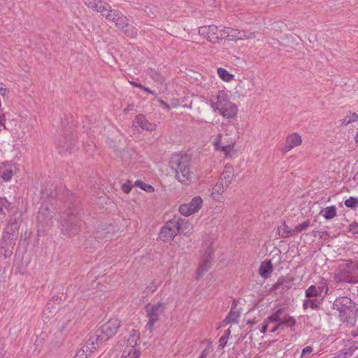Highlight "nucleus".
Instances as JSON below:
<instances>
[{
  "label": "nucleus",
  "instance_id": "f257e3e1",
  "mask_svg": "<svg viewBox=\"0 0 358 358\" xmlns=\"http://www.w3.org/2000/svg\"><path fill=\"white\" fill-rule=\"evenodd\" d=\"M170 163L171 168L176 169V178L181 183L189 185L195 179L191 157L188 155H173Z\"/></svg>",
  "mask_w": 358,
  "mask_h": 358
},
{
  "label": "nucleus",
  "instance_id": "f03ea898",
  "mask_svg": "<svg viewBox=\"0 0 358 358\" xmlns=\"http://www.w3.org/2000/svg\"><path fill=\"white\" fill-rule=\"evenodd\" d=\"M166 304L162 301L155 303H148L145 307L146 317L148 321L145 327L146 330L152 332L155 324L159 322L161 317L164 315Z\"/></svg>",
  "mask_w": 358,
  "mask_h": 358
},
{
  "label": "nucleus",
  "instance_id": "7ed1b4c3",
  "mask_svg": "<svg viewBox=\"0 0 358 358\" xmlns=\"http://www.w3.org/2000/svg\"><path fill=\"white\" fill-rule=\"evenodd\" d=\"M74 211L75 210H69L61 217L62 231L69 236H74L80 231V221Z\"/></svg>",
  "mask_w": 358,
  "mask_h": 358
},
{
  "label": "nucleus",
  "instance_id": "20e7f679",
  "mask_svg": "<svg viewBox=\"0 0 358 358\" xmlns=\"http://www.w3.org/2000/svg\"><path fill=\"white\" fill-rule=\"evenodd\" d=\"M213 241L211 239L206 240L202 245L203 254L202 261L197 270L198 277H201L210 268L213 260L214 250L213 248Z\"/></svg>",
  "mask_w": 358,
  "mask_h": 358
},
{
  "label": "nucleus",
  "instance_id": "39448f33",
  "mask_svg": "<svg viewBox=\"0 0 358 358\" xmlns=\"http://www.w3.org/2000/svg\"><path fill=\"white\" fill-rule=\"evenodd\" d=\"M180 231L179 220H169L161 229L159 238L164 242H170Z\"/></svg>",
  "mask_w": 358,
  "mask_h": 358
},
{
  "label": "nucleus",
  "instance_id": "423d86ee",
  "mask_svg": "<svg viewBox=\"0 0 358 358\" xmlns=\"http://www.w3.org/2000/svg\"><path fill=\"white\" fill-rule=\"evenodd\" d=\"M234 172L231 167H226L225 170L222 172L221 177L215 184L213 189V197H215V194H222L225 189L228 188L234 178Z\"/></svg>",
  "mask_w": 358,
  "mask_h": 358
},
{
  "label": "nucleus",
  "instance_id": "0eeeda50",
  "mask_svg": "<svg viewBox=\"0 0 358 358\" xmlns=\"http://www.w3.org/2000/svg\"><path fill=\"white\" fill-rule=\"evenodd\" d=\"M203 205V199L199 196L194 197L189 203L180 206L179 212L184 216H189L197 213Z\"/></svg>",
  "mask_w": 358,
  "mask_h": 358
},
{
  "label": "nucleus",
  "instance_id": "6e6552de",
  "mask_svg": "<svg viewBox=\"0 0 358 358\" xmlns=\"http://www.w3.org/2000/svg\"><path fill=\"white\" fill-rule=\"evenodd\" d=\"M105 18L112 22L115 24V25L120 29H123L125 28V26L127 25V21L129 20L122 13L116 9H113L112 7L108 10V13L105 14Z\"/></svg>",
  "mask_w": 358,
  "mask_h": 358
},
{
  "label": "nucleus",
  "instance_id": "1a4fd4ad",
  "mask_svg": "<svg viewBox=\"0 0 358 358\" xmlns=\"http://www.w3.org/2000/svg\"><path fill=\"white\" fill-rule=\"evenodd\" d=\"M84 4L90 9L99 13L105 17V14L108 13L110 6L103 0H83Z\"/></svg>",
  "mask_w": 358,
  "mask_h": 358
},
{
  "label": "nucleus",
  "instance_id": "9d476101",
  "mask_svg": "<svg viewBox=\"0 0 358 358\" xmlns=\"http://www.w3.org/2000/svg\"><path fill=\"white\" fill-rule=\"evenodd\" d=\"M198 32L200 36L213 43L218 42V27L215 25L200 27Z\"/></svg>",
  "mask_w": 358,
  "mask_h": 358
},
{
  "label": "nucleus",
  "instance_id": "9b49d317",
  "mask_svg": "<svg viewBox=\"0 0 358 358\" xmlns=\"http://www.w3.org/2000/svg\"><path fill=\"white\" fill-rule=\"evenodd\" d=\"M222 135L221 134H219L215 138L213 142L215 149L216 150L223 152L226 157L231 158L236 153V151L234 149L235 143L231 142L228 145H223L222 143Z\"/></svg>",
  "mask_w": 358,
  "mask_h": 358
},
{
  "label": "nucleus",
  "instance_id": "f8f14e48",
  "mask_svg": "<svg viewBox=\"0 0 358 358\" xmlns=\"http://www.w3.org/2000/svg\"><path fill=\"white\" fill-rule=\"evenodd\" d=\"M120 327V321L117 318H112L101 326L100 329L106 336L105 338H110L116 334Z\"/></svg>",
  "mask_w": 358,
  "mask_h": 358
},
{
  "label": "nucleus",
  "instance_id": "ddd939ff",
  "mask_svg": "<svg viewBox=\"0 0 358 358\" xmlns=\"http://www.w3.org/2000/svg\"><path fill=\"white\" fill-rule=\"evenodd\" d=\"M71 316V314L69 313L67 315L59 318L57 329L65 336H67L74 325Z\"/></svg>",
  "mask_w": 358,
  "mask_h": 358
},
{
  "label": "nucleus",
  "instance_id": "4468645a",
  "mask_svg": "<svg viewBox=\"0 0 358 358\" xmlns=\"http://www.w3.org/2000/svg\"><path fill=\"white\" fill-rule=\"evenodd\" d=\"M302 143L301 136L298 133H292L286 138L282 152H287L295 147L299 146Z\"/></svg>",
  "mask_w": 358,
  "mask_h": 358
},
{
  "label": "nucleus",
  "instance_id": "2eb2a0df",
  "mask_svg": "<svg viewBox=\"0 0 358 358\" xmlns=\"http://www.w3.org/2000/svg\"><path fill=\"white\" fill-rule=\"evenodd\" d=\"M228 100L225 92L222 90L219 91L217 94L210 99V106L214 112H219Z\"/></svg>",
  "mask_w": 358,
  "mask_h": 358
},
{
  "label": "nucleus",
  "instance_id": "dca6fc26",
  "mask_svg": "<svg viewBox=\"0 0 358 358\" xmlns=\"http://www.w3.org/2000/svg\"><path fill=\"white\" fill-rule=\"evenodd\" d=\"M103 336H106L103 333H102L101 330L99 329L95 331V333L90 336L89 340L86 342V343L90 346L92 349L94 350L99 348V346L103 342L107 341L109 338H105Z\"/></svg>",
  "mask_w": 358,
  "mask_h": 358
},
{
  "label": "nucleus",
  "instance_id": "f3484780",
  "mask_svg": "<svg viewBox=\"0 0 358 358\" xmlns=\"http://www.w3.org/2000/svg\"><path fill=\"white\" fill-rule=\"evenodd\" d=\"M16 240L17 238L14 237L13 235L9 234V232L4 230L1 241V248L5 250L6 252L11 253V250L13 249L15 245Z\"/></svg>",
  "mask_w": 358,
  "mask_h": 358
},
{
  "label": "nucleus",
  "instance_id": "a211bd4d",
  "mask_svg": "<svg viewBox=\"0 0 358 358\" xmlns=\"http://www.w3.org/2000/svg\"><path fill=\"white\" fill-rule=\"evenodd\" d=\"M238 108L236 104L228 100L219 110V113L226 118H234L236 116Z\"/></svg>",
  "mask_w": 358,
  "mask_h": 358
},
{
  "label": "nucleus",
  "instance_id": "6ab92c4d",
  "mask_svg": "<svg viewBox=\"0 0 358 358\" xmlns=\"http://www.w3.org/2000/svg\"><path fill=\"white\" fill-rule=\"evenodd\" d=\"M140 338V333L138 331L133 329L131 331L129 334V337L127 341V346L124 350L131 351V355L134 354V351H139L138 350L135 348V346L137 344L138 341Z\"/></svg>",
  "mask_w": 358,
  "mask_h": 358
},
{
  "label": "nucleus",
  "instance_id": "aec40b11",
  "mask_svg": "<svg viewBox=\"0 0 358 358\" xmlns=\"http://www.w3.org/2000/svg\"><path fill=\"white\" fill-rule=\"evenodd\" d=\"M229 34V41L252 39L255 37L254 33H248L245 31H240L231 28Z\"/></svg>",
  "mask_w": 358,
  "mask_h": 358
},
{
  "label": "nucleus",
  "instance_id": "412c9836",
  "mask_svg": "<svg viewBox=\"0 0 358 358\" xmlns=\"http://www.w3.org/2000/svg\"><path fill=\"white\" fill-rule=\"evenodd\" d=\"M352 261L348 260L344 264H341L339 267V271L338 273L336 274V278L338 279V280L341 281L340 280L341 277H348L352 278Z\"/></svg>",
  "mask_w": 358,
  "mask_h": 358
},
{
  "label": "nucleus",
  "instance_id": "4be33fe9",
  "mask_svg": "<svg viewBox=\"0 0 358 358\" xmlns=\"http://www.w3.org/2000/svg\"><path fill=\"white\" fill-rule=\"evenodd\" d=\"M134 122L143 130L152 131L156 129V124L148 121L145 115L142 114L136 116Z\"/></svg>",
  "mask_w": 358,
  "mask_h": 358
},
{
  "label": "nucleus",
  "instance_id": "5701e85b",
  "mask_svg": "<svg viewBox=\"0 0 358 358\" xmlns=\"http://www.w3.org/2000/svg\"><path fill=\"white\" fill-rule=\"evenodd\" d=\"M15 168L10 164L2 163L0 164V177L5 181L10 180Z\"/></svg>",
  "mask_w": 358,
  "mask_h": 358
},
{
  "label": "nucleus",
  "instance_id": "b1692460",
  "mask_svg": "<svg viewBox=\"0 0 358 358\" xmlns=\"http://www.w3.org/2000/svg\"><path fill=\"white\" fill-rule=\"evenodd\" d=\"M235 303H234L232 307L231 308L230 312L229 313L227 317L223 321L224 325H227L229 324H236L238 322V319L241 316V311L234 310Z\"/></svg>",
  "mask_w": 358,
  "mask_h": 358
},
{
  "label": "nucleus",
  "instance_id": "393cba45",
  "mask_svg": "<svg viewBox=\"0 0 358 358\" xmlns=\"http://www.w3.org/2000/svg\"><path fill=\"white\" fill-rule=\"evenodd\" d=\"M20 225V219L14 218L13 220H10L4 230L9 232V234H11L12 236L13 235L14 237L17 238Z\"/></svg>",
  "mask_w": 358,
  "mask_h": 358
},
{
  "label": "nucleus",
  "instance_id": "a878e982",
  "mask_svg": "<svg viewBox=\"0 0 358 358\" xmlns=\"http://www.w3.org/2000/svg\"><path fill=\"white\" fill-rule=\"evenodd\" d=\"M273 271V265L271 261L263 262L259 268V275L264 278H267Z\"/></svg>",
  "mask_w": 358,
  "mask_h": 358
},
{
  "label": "nucleus",
  "instance_id": "bb28decb",
  "mask_svg": "<svg viewBox=\"0 0 358 358\" xmlns=\"http://www.w3.org/2000/svg\"><path fill=\"white\" fill-rule=\"evenodd\" d=\"M352 278L348 277H341L340 280L346 282L357 283L358 282V262H352Z\"/></svg>",
  "mask_w": 358,
  "mask_h": 358
},
{
  "label": "nucleus",
  "instance_id": "cd10ccee",
  "mask_svg": "<svg viewBox=\"0 0 358 358\" xmlns=\"http://www.w3.org/2000/svg\"><path fill=\"white\" fill-rule=\"evenodd\" d=\"M320 214L326 220H331L336 216V208L334 206L326 207L321 210Z\"/></svg>",
  "mask_w": 358,
  "mask_h": 358
},
{
  "label": "nucleus",
  "instance_id": "c85d7f7f",
  "mask_svg": "<svg viewBox=\"0 0 358 358\" xmlns=\"http://www.w3.org/2000/svg\"><path fill=\"white\" fill-rule=\"evenodd\" d=\"M147 74L159 85H162L164 83V78L158 71L152 69H148Z\"/></svg>",
  "mask_w": 358,
  "mask_h": 358
},
{
  "label": "nucleus",
  "instance_id": "c756f323",
  "mask_svg": "<svg viewBox=\"0 0 358 358\" xmlns=\"http://www.w3.org/2000/svg\"><path fill=\"white\" fill-rule=\"evenodd\" d=\"M94 351L87 343L82 347L76 354L73 358H87Z\"/></svg>",
  "mask_w": 358,
  "mask_h": 358
},
{
  "label": "nucleus",
  "instance_id": "7c9ffc66",
  "mask_svg": "<svg viewBox=\"0 0 358 358\" xmlns=\"http://www.w3.org/2000/svg\"><path fill=\"white\" fill-rule=\"evenodd\" d=\"M66 336H65L64 334H62V332L57 329L55 332H53L51 334L50 338L52 342L55 345H59L60 344L62 343Z\"/></svg>",
  "mask_w": 358,
  "mask_h": 358
},
{
  "label": "nucleus",
  "instance_id": "2f4dec72",
  "mask_svg": "<svg viewBox=\"0 0 358 358\" xmlns=\"http://www.w3.org/2000/svg\"><path fill=\"white\" fill-rule=\"evenodd\" d=\"M320 288H317L315 285H310L306 290V296L307 298H313V297H319L321 296L322 294L320 293Z\"/></svg>",
  "mask_w": 358,
  "mask_h": 358
},
{
  "label": "nucleus",
  "instance_id": "473e14b6",
  "mask_svg": "<svg viewBox=\"0 0 358 358\" xmlns=\"http://www.w3.org/2000/svg\"><path fill=\"white\" fill-rule=\"evenodd\" d=\"M283 312L282 308H279L274 313L271 315L266 320L268 322H282L283 320V318H282L280 316Z\"/></svg>",
  "mask_w": 358,
  "mask_h": 358
},
{
  "label": "nucleus",
  "instance_id": "72a5a7b5",
  "mask_svg": "<svg viewBox=\"0 0 358 358\" xmlns=\"http://www.w3.org/2000/svg\"><path fill=\"white\" fill-rule=\"evenodd\" d=\"M320 302L317 299L308 298L303 303L304 309L311 308L312 309H317L319 307Z\"/></svg>",
  "mask_w": 358,
  "mask_h": 358
},
{
  "label": "nucleus",
  "instance_id": "f704fd0d",
  "mask_svg": "<svg viewBox=\"0 0 358 358\" xmlns=\"http://www.w3.org/2000/svg\"><path fill=\"white\" fill-rule=\"evenodd\" d=\"M122 30L127 36L130 38H135L137 36L136 29L134 26L129 24V20L127 21V25L125 26V28Z\"/></svg>",
  "mask_w": 358,
  "mask_h": 358
},
{
  "label": "nucleus",
  "instance_id": "c9c22d12",
  "mask_svg": "<svg viewBox=\"0 0 358 358\" xmlns=\"http://www.w3.org/2000/svg\"><path fill=\"white\" fill-rule=\"evenodd\" d=\"M358 120V115L355 113H350L341 120V125H348Z\"/></svg>",
  "mask_w": 358,
  "mask_h": 358
},
{
  "label": "nucleus",
  "instance_id": "e433bc0d",
  "mask_svg": "<svg viewBox=\"0 0 358 358\" xmlns=\"http://www.w3.org/2000/svg\"><path fill=\"white\" fill-rule=\"evenodd\" d=\"M279 230L282 231V234L281 235L282 238H287L295 235L294 229H290L285 222H284L279 228Z\"/></svg>",
  "mask_w": 358,
  "mask_h": 358
},
{
  "label": "nucleus",
  "instance_id": "4c0bfd02",
  "mask_svg": "<svg viewBox=\"0 0 358 358\" xmlns=\"http://www.w3.org/2000/svg\"><path fill=\"white\" fill-rule=\"evenodd\" d=\"M37 220L38 222L48 224L51 221V216H46L45 212H44L43 209H41L38 213Z\"/></svg>",
  "mask_w": 358,
  "mask_h": 358
},
{
  "label": "nucleus",
  "instance_id": "58836bf2",
  "mask_svg": "<svg viewBox=\"0 0 358 358\" xmlns=\"http://www.w3.org/2000/svg\"><path fill=\"white\" fill-rule=\"evenodd\" d=\"M217 73L223 80L227 82L230 81L234 77L232 74L229 73L227 70L222 68H219L217 69Z\"/></svg>",
  "mask_w": 358,
  "mask_h": 358
},
{
  "label": "nucleus",
  "instance_id": "ea45409f",
  "mask_svg": "<svg viewBox=\"0 0 358 358\" xmlns=\"http://www.w3.org/2000/svg\"><path fill=\"white\" fill-rule=\"evenodd\" d=\"M135 186L140 187L141 189L145 190L147 192H152L154 191V188L149 184L145 183L139 180H137L135 182Z\"/></svg>",
  "mask_w": 358,
  "mask_h": 358
},
{
  "label": "nucleus",
  "instance_id": "a19ab883",
  "mask_svg": "<svg viewBox=\"0 0 358 358\" xmlns=\"http://www.w3.org/2000/svg\"><path fill=\"white\" fill-rule=\"evenodd\" d=\"M344 203L348 208H355L358 206V197L350 196L345 201Z\"/></svg>",
  "mask_w": 358,
  "mask_h": 358
},
{
  "label": "nucleus",
  "instance_id": "79ce46f5",
  "mask_svg": "<svg viewBox=\"0 0 358 358\" xmlns=\"http://www.w3.org/2000/svg\"><path fill=\"white\" fill-rule=\"evenodd\" d=\"M11 203L6 199L0 197V214L3 213V208L10 210Z\"/></svg>",
  "mask_w": 358,
  "mask_h": 358
},
{
  "label": "nucleus",
  "instance_id": "37998d69",
  "mask_svg": "<svg viewBox=\"0 0 358 358\" xmlns=\"http://www.w3.org/2000/svg\"><path fill=\"white\" fill-rule=\"evenodd\" d=\"M310 225V222L308 220L296 225L294 228L295 235L299 232H301L302 231L306 230Z\"/></svg>",
  "mask_w": 358,
  "mask_h": 358
},
{
  "label": "nucleus",
  "instance_id": "c03bdc74",
  "mask_svg": "<svg viewBox=\"0 0 358 358\" xmlns=\"http://www.w3.org/2000/svg\"><path fill=\"white\" fill-rule=\"evenodd\" d=\"M231 28L229 27H224V29L219 30L218 29V41L220 39L222 38H227L229 40V32H230Z\"/></svg>",
  "mask_w": 358,
  "mask_h": 358
},
{
  "label": "nucleus",
  "instance_id": "a18cd8bd",
  "mask_svg": "<svg viewBox=\"0 0 358 358\" xmlns=\"http://www.w3.org/2000/svg\"><path fill=\"white\" fill-rule=\"evenodd\" d=\"M140 354V351H134V354L131 355V351L124 350L122 357L123 358H138Z\"/></svg>",
  "mask_w": 358,
  "mask_h": 358
},
{
  "label": "nucleus",
  "instance_id": "49530a36",
  "mask_svg": "<svg viewBox=\"0 0 358 358\" xmlns=\"http://www.w3.org/2000/svg\"><path fill=\"white\" fill-rule=\"evenodd\" d=\"M282 322H283V324H285L287 327H292L295 325L296 320L293 317L289 316V317H287H287L283 318Z\"/></svg>",
  "mask_w": 358,
  "mask_h": 358
},
{
  "label": "nucleus",
  "instance_id": "de8ad7c7",
  "mask_svg": "<svg viewBox=\"0 0 358 358\" xmlns=\"http://www.w3.org/2000/svg\"><path fill=\"white\" fill-rule=\"evenodd\" d=\"M57 308V307H54L53 306H52V309H50V303H48V307L47 308L44 310V315H47L48 317L50 316V315H53L54 313H56Z\"/></svg>",
  "mask_w": 358,
  "mask_h": 358
},
{
  "label": "nucleus",
  "instance_id": "09e8293b",
  "mask_svg": "<svg viewBox=\"0 0 358 358\" xmlns=\"http://www.w3.org/2000/svg\"><path fill=\"white\" fill-rule=\"evenodd\" d=\"M157 289V285L155 284L154 282H151L145 290V292L147 294H152L154 292H155Z\"/></svg>",
  "mask_w": 358,
  "mask_h": 358
},
{
  "label": "nucleus",
  "instance_id": "8fccbe9b",
  "mask_svg": "<svg viewBox=\"0 0 358 358\" xmlns=\"http://www.w3.org/2000/svg\"><path fill=\"white\" fill-rule=\"evenodd\" d=\"M10 115L7 113H0V125L3 126L4 129H8V127L6 125V117H9Z\"/></svg>",
  "mask_w": 358,
  "mask_h": 358
},
{
  "label": "nucleus",
  "instance_id": "3c124183",
  "mask_svg": "<svg viewBox=\"0 0 358 358\" xmlns=\"http://www.w3.org/2000/svg\"><path fill=\"white\" fill-rule=\"evenodd\" d=\"M285 280L283 277L279 278L278 281L274 283L271 287V290H277L285 282Z\"/></svg>",
  "mask_w": 358,
  "mask_h": 358
},
{
  "label": "nucleus",
  "instance_id": "603ef678",
  "mask_svg": "<svg viewBox=\"0 0 358 358\" xmlns=\"http://www.w3.org/2000/svg\"><path fill=\"white\" fill-rule=\"evenodd\" d=\"M317 288H320V293L322 294L323 291H324V294H327L328 292V287H327L326 281L323 279L322 281L320 283V285L317 287Z\"/></svg>",
  "mask_w": 358,
  "mask_h": 358
},
{
  "label": "nucleus",
  "instance_id": "864d4df0",
  "mask_svg": "<svg viewBox=\"0 0 358 358\" xmlns=\"http://www.w3.org/2000/svg\"><path fill=\"white\" fill-rule=\"evenodd\" d=\"M349 231L358 234V223L353 222L349 225Z\"/></svg>",
  "mask_w": 358,
  "mask_h": 358
},
{
  "label": "nucleus",
  "instance_id": "5fc2aeb1",
  "mask_svg": "<svg viewBox=\"0 0 358 358\" xmlns=\"http://www.w3.org/2000/svg\"><path fill=\"white\" fill-rule=\"evenodd\" d=\"M228 338L225 336H222L219 340V348H224L227 345Z\"/></svg>",
  "mask_w": 358,
  "mask_h": 358
},
{
  "label": "nucleus",
  "instance_id": "6e6d98bb",
  "mask_svg": "<svg viewBox=\"0 0 358 358\" xmlns=\"http://www.w3.org/2000/svg\"><path fill=\"white\" fill-rule=\"evenodd\" d=\"M131 189V185L130 181H128L127 183L123 184L122 190L124 191V192L128 194L130 192Z\"/></svg>",
  "mask_w": 358,
  "mask_h": 358
},
{
  "label": "nucleus",
  "instance_id": "4d7b16f0",
  "mask_svg": "<svg viewBox=\"0 0 358 358\" xmlns=\"http://www.w3.org/2000/svg\"><path fill=\"white\" fill-rule=\"evenodd\" d=\"M313 348L310 346H306L305 348L303 349L301 352V357L305 356L306 355H309L312 352Z\"/></svg>",
  "mask_w": 358,
  "mask_h": 358
},
{
  "label": "nucleus",
  "instance_id": "13d9d810",
  "mask_svg": "<svg viewBox=\"0 0 358 358\" xmlns=\"http://www.w3.org/2000/svg\"><path fill=\"white\" fill-rule=\"evenodd\" d=\"M159 102V104L161 106H162L164 109H166L167 111L169 110L171 108V106L169 104H167L165 101H164L162 99H159L158 100Z\"/></svg>",
  "mask_w": 358,
  "mask_h": 358
},
{
  "label": "nucleus",
  "instance_id": "bf43d9fd",
  "mask_svg": "<svg viewBox=\"0 0 358 358\" xmlns=\"http://www.w3.org/2000/svg\"><path fill=\"white\" fill-rule=\"evenodd\" d=\"M351 356V353H349L348 352L342 351L338 355L337 358H348V357Z\"/></svg>",
  "mask_w": 358,
  "mask_h": 358
},
{
  "label": "nucleus",
  "instance_id": "052dcab7",
  "mask_svg": "<svg viewBox=\"0 0 358 358\" xmlns=\"http://www.w3.org/2000/svg\"><path fill=\"white\" fill-rule=\"evenodd\" d=\"M209 349L208 348H206L204 349L202 352H201V354L200 355L199 357V358H206L207 355L209 354Z\"/></svg>",
  "mask_w": 358,
  "mask_h": 358
},
{
  "label": "nucleus",
  "instance_id": "680f3d73",
  "mask_svg": "<svg viewBox=\"0 0 358 358\" xmlns=\"http://www.w3.org/2000/svg\"><path fill=\"white\" fill-rule=\"evenodd\" d=\"M283 325V322H280L278 323L277 325H275V327H273L271 330V333H274L275 331H276L278 329H280L282 326Z\"/></svg>",
  "mask_w": 358,
  "mask_h": 358
},
{
  "label": "nucleus",
  "instance_id": "e2e57ef3",
  "mask_svg": "<svg viewBox=\"0 0 358 358\" xmlns=\"http://www.w3.org/2000/svg\"><path fill=\"white\" fill-rule=\"evenodd\" d=\"M268 326V322L266 320H265L264 324H263L262 329H260L261 333L265 334Z\"/></svg>",
  "mask_w": 358,
  "mask_h": 358
},
{
  "label": "nucleus",
  "instance_id": "0e129e2a",
  "mask_svg": "<svg viewBox=\"0 0 358 358\" xmlns=\"http://www.w3.org/2000/svg\"><path fill=\"white\" fill-rule=\"evenodd\" d=\"M9 90L6 88H1L0 89V94L2 96H6L8 94Z\"/></svg>",
  "mask_w": 358,
  "mask_h": 358
},
{
  "label": "nucleus",
  "instance_id": "69168bd1",
  "mask_svg": "<svg viewBox=\"0 0 358 358\" xmlns=\"http://www.w3.org/2000/svg\"><path fill=\"white\" fill-rule=\"evenodd\" d=\"M141 89L143 90V91L149 93V94H153V95L155 94L153 91L150 90L148 87H145L143 85H142V87H141Z\"/></svg>",
  "mask_w": 358,
  "mask_h": 358
},
{
  "label": "nucleus",
  "instance_id": "338daca9",
  "mask_svg": "<svg viewBox=\"0 0 358 358\" xmlns=\"http://www.w3.org/2000/svg\"><path fill=\"white\" fill-rule=\"evenodd\" d=\"M169 105L171 106V108H177L179 106V101L178 100H174Z\"/></svg>",
  "mask_w": 358,
  "mask_h": 358
},
{
  "label": "nucleus",
  "instance_id": "774afa93",
  "mask_svg": "<svg viewBox=\"0 0 358 358\" xmlns=\"http://www.w3.org/2000/svg\"><path fill=\"white\" fill-rule=\"evenodd\" d=\"M130 83H131L133 86L136 87H138V88H140V89H141V87H142V85H141V84H140V83H136V82H134V81H130Z\"/></svg>",
  "mask_w": 358,
  "mask_h": 358
}]
</instances>
